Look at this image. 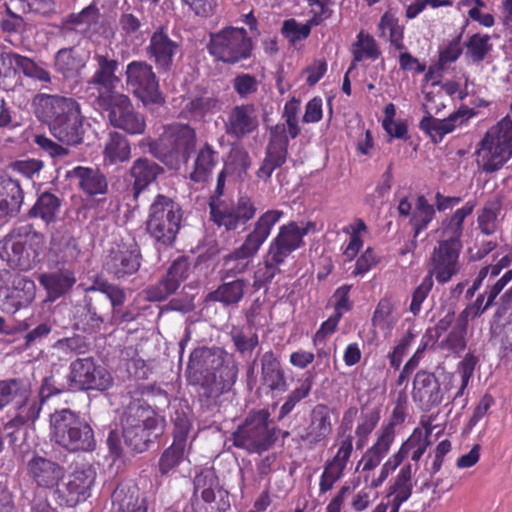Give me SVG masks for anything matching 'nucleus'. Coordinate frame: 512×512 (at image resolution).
<instances>
[{"label": "nucleus", "instance_id": "f257e3e1", "mask_svg": "<svg viewBox=\"0 0 512 512\" xmlns=\"http://www.w3.org/2000/svg\"><path fill=\"white\" fill-rule=\"evenodd\" d=\"M238 372V363L233 355L218 347H199L190 354L186 378L201 404L208 407L232 388Z\"/></svg>", "mask_w": 512, "mask_h": 512}, {"label": "nucleus", "instance_id": "f03ea898", "mask_svg": "<svg viewBox=\"0 0 512 512\" xmlns=\"http://www.w3.org/2000/svg\"><path fill=\"white\" fill-rule=\"evenodd\" d=\"M36 116L60 142L77 146L83 142L84 127L80 104L72 97L40 94L36 97Z\"/></svg>", "mask_w": 512, "mask_h": 512}, {"label": "nucleus", "instance_id": "7ed1b4c3", "mask_svg": "<svg viewBox=\"0 0 512 512\" xmlns=\"http://www.w3.org/2000/svg\"><path fill=\"white\" fill-rule=\"evenodd\" d=\"M50 440L70 453L96 448L94 430L86 417L70 408L56 409L49 416Z\"/></svg>", "mask_w": 512, "mask_h": 512}, {"label": "nucleus", "instance_id": "20e7f679", "mask_svg": "<svg viewBox=\"0 0 512 512\" xmlns=\"http://www.w3.org/2000/svg\"><path fill=\"white\" fill-rule=\"evenodd\" d=\"M284 212L270 209L264 212L253 224V229L238 248L223 256L221 278H236L244 274L251 266L261 246L271 234L273 227L281 220Z\"/></svg>", "mask_w": 512, "mask_h": 512}, {"label": "nucleus", "instance_id": "39448f33", "mask_svg": "<svg viewBox=\"0 0 512 512\" xmlns=\"http://www.w3.org/2000/svg\"><path fill=\"white\" fill-rule=\"evenodd\" d=\"M122 437L132 451L142 453L164 432L165 421L151 407L133 401L122 416Z\"/></svg>", "mask_w": 512, "mask_h": 512}, {"label": "nucleus", "instance_id": "423d86ee", "mask_svg": "<svg viewBox=\"0 0 512 512\" xmlns=\"http://www.w3.org/2000/svg\"><path fill=\"white\" fill-rule=\"evenodd\" d=\"M195 147V129L188 124L174 123L166 126L161 136L149 143V152L169 169L178 170L188 163Z\"/></svg>", "mask_w": 512, "mask_h": 512}, {"label": "nucleus", "instance_id": "0eeeda50", "mask_svg": "<svg viewBox=\"0 0 512 512\" xmlns=\"http://www.w3.org/2000/svg\"><path fill=\"white\" fill-rule=\"evenodd\" d=\"M278 431L267 409L251 411L232 433L233 445L250 454H261L276 442Z\"/></svg>", "mask_w": 512, "mask_h": 512}, {"label": "nucleus", "instance_id": "6e6552de", "mask_svg": "<svg viewBox=\"0 0 512 512\" xmlns=\"http://www.w3.org/2000/svg\"><path fill=\"white\" fill-rule=\"evenodd\" d=\"M182 218L181 206L172 198L158 194L148 210L146 231L156 243L171 246L179 233Z\"/></svg>", "mask_w": 512, "mask_h": 512}, {"label": "nucleus", "instance_id": "1a4fd4ad", "mask_svg": "<svg viewBox=\"0 0 512 512\" xmlns=\"http://www.w3.org/2000/svg\"><path fill=\"white\" fill-rule=\"evenodd\" d=\"M478 168L493 173L512 157V121L504 118L485 133L476 149Z\"/></svg>", "mask_w": 512, "mask_h": 512}, {"label": "nucleus", "instance_id": "9d476101", "mask_svg": "<svg viewBox=\"0 0 512 512\" xmlns=\"http://www.w3.org/2000/svg\"><path fill=\"white\" fill-rule=\"evenodd\" d=\"M207 49L216 60L235 65L250 59L254 46L244 28L227 26L211 34Z\"/></svg>", "mask_w": 512, "mask_h": 512}, {"label": "nucleus", "instance_id": "9b49d317", "mask_svg": "<svg viewBox=\"0 0 512 512\" xmlns=\"http://www.w3.org/2000/svg\"><path fill=\"white\" fill-rule=\"evenodd\" d=\"M125 83L145 108L153 111L164 105L165 97L160 91L158 78L148 62L144 60L129 62L125 70Z\"/></svg>", "mask_w": 512, "mask_h": 512}, {"label": "nucleus", "instance_id": "f8f14e48", "mask_svg": "<svg viewBox=\"0 0 512 512\" xmlns=\"http://www.w3.org/2000/svg\"><path fill=\"white\" fill-rule=\"evenodd\" d=\"M31 396L32 385L28 379L19 377L0 380V410L8 405H12L16 409V415L4 426L11 442L16 441L14 429L31 422L30 418L23 416L30 408Z\"/></svg>", "mask_w": 512, "mask_h": 512}, {"label": "nucleus", "instance_id": "ddd939ff", "mask_svg": "<svg viewBox=\"0 0 512 512\" xmlns=\"http://www.w3.org/2000/svg\"><path fill=\"white\" fill-rule=\"evenodd\" d=\"M96 105L103 112L110 125L130 135H141L146 129L145 116L136 111L128 95L124 93L102 97Z\"/></svg>", "mask_w": 512, "mask_h": 512}, {"label": "nucleus", "instance_id": "4468645a", "mask_svg": "<svg viewBox=\"0 0 512 512\" xmlns=\"http://www.w3.org/2000/svg\"><path fill=\"white\" fill-rule=\"evenodd\" d=\"M454 386V375L451 373L438 377L434 372L421 369L413 379L412 399L424 412L438 407L445 395Z\"/></svg>", "mask_w": 512, "mask_h": 512}, {"label": "nucleus", "instance_id": "2eb2a0df", "mask_svg": "<svg viewBox=\"0 0 512 512\" xmlns=\"http://www.w3.org/2000/svg\"><path fill=\"white\" fill-rule=\"evenodd\" d=\"M96 480V470L89 463H76L65 481L55 490L56 500L60 506L75 507L91 496V489Z\"/></svg>", "mask_w": 512, "mask_h": 512}, {"label": "nucleus", "instance_id": "dca6fc26", "mask_svg": "<svg viewBox=\"0 0 512 512\" xmlns=\"http://www.w3.org/2000/svg\"><path fill=\"white\" fill-rule=\"evenodd\" d=\"M68 383L71 388L81 391H106L113 384L108 370L99 365L94 357L77 358L69 365Z\"/></svg>", "mask_w": 512, "mask_h": 512}, {"label": "nucleus", "instance_id": "f3484780", "mask_svg": "<svg viewBox=\"0 0 512 512\" xmlns=\"http://www.w3.org/2000/svg\"><path fill=\"white\" fill-rule=\"evenodd\" d=\"M142 263L140 247L135 241L112 245L103 260L104 272L115 280H125L135 275Z\"/></svg>", "mask_w": 512, "mask_h": 512}, {"label": "nucleus", "instance_id": "a211bd4d", "mask_svg": "<svg viewBox=\"0 0 512 512\" xmlns=\"http://www.w3.org/2000/svg\"><path fill=\"white\" fill-rule=\"evenodd\" d=\"M93 61L95 70L88 85L97 90L95 103L100 102L102 97L120 94L116 90L121 78L117 75L120 63L112 50H97L94 52Z\"/></svg>", "mask_w": 512, "mask_h": 512}, {"label": "nucleus", "instance_id": "6ab92c4d", "mask_svg": "<svg viewBox=\"0 0 512 512\" xmlns=\"http://www.w3.org/2000/svg\"><path fill=\"white\" fill-rule=\"evenodd\" d=\"M289 138L285 124H276L271 127L265 148V157L256 171L257 178L265 183L269 182L273 172L286 163Z\"/></svg>", "mask_w": 512, "mask_h": 512}, {"label": "nucleus", "instance_id": "aec40b11", "mask_svg": "<svg viewBox=\"0 0 512 512\" xmlns=\"http://www.w3.org/2000/svg\"><path fill=\"white\" fill-rule=\"evenodd\" d=\"M314 229L312 221L301 225L295 221L284 224L271 240L267 252L286 263L290 255L304 245V237Z\"/></svg>", "mask_w": 512, "mask_h": 512}, {"label": "nucleus", "instance_id": "412c9836", "mask_svg": "<svg viewBox=\"0 0 512 512\" xmlns=\"http://www.w3.org/2000/svg\"><path fill=\"white\" fill-rule=\"evenodd\" d=\"M146 51L158 72L166 73L172 70L175 57L181 54V42L178 37H171L164 27H158L151 34Z\"/></svg>", "mask_w": 512, "mask_h": 512}, {"label": "nucleus", "instance_id": "4be33fe9", "mask_svg": "<svg viewBox=\"0 0 512 512\" xmlns=\"http://www.w3.org/2000/svg\"><path fill=\"white\" fill-rule=\"evenodd\" d=\"M256 214L254 202L247 196L238 199L235 207L226 203L210 204V218L218 226H224L227 231L236 230L239 224H246Z\"/></svg>", "mask_w": 512, "mask_h": 512}, {"label": "nucleus", "instance_id": "5701e85b", "mask_svg": "<svg viewBox=\"0 0 512 512\" xmlns=\"http://www.w3.org/2000/svg\"><path fill=\"white\" fill-rule=\"evenodd\" d=\"M462 247L438 242L431 256V268L427 275L436 278L440 284L447 283L461 268L459 256Z\"/></svg>", "mask_w": 512, "mask_h": 512}, {"label": "nucleus", "instance_id": "b1692460", "mask_svg": "<svg viewBox=\"0 0 512 512\" xmlns=\"http://www.w3.org/2000/svg\"><path fill=\"white\" fill-rule=\"evenodd\" d=\"M108 303L102 296L85 295L76 307V326L86 333H97L108 324Z\"/></svg>", "mask_w": 512, "mask_h": 512}, {"label": "nucleus", "instance_id": "393cba45", "mask_svg": "<svg viewBox=\"0 0 512 512\" xmlns=\"http://www.w3.org/2000/svg\"><path fill=\"white\" fill-rule=\"evenodd\" d=\"M257 108L252 103L235 105L228 112L224 121L225 133L236 140L251 135L259 128Z\"/></svg>", "mask_w": 512, "mask_h": 512}, {"label": "nucleus", "instance_id": "a878e982", "mask_svg": "<svg viewBox=\"0 0 512 512\" xmlns=\"http://www.w3.org/2000/svg\"><path fill=\"white\" fill-rule=\"evenodd\" d=\"M35 294L34 281L18 275L13 279L12 286L0 288V309L4 313L14 314L30 305Z\"/></svg>", "mask_w": 512, "mask_h": 512}, {"label": "nucleus", "instance_id": "bb28decb", "mask_svg": "<svg viewBox=\"0 0 512 512\" xmlns=\"http://www.w3.org/2000/svg\"><path fill=\"white\" fill-rule=\"evenodd\" d=\"M26 469L33 482L38 487L46 489L58 487L65 475V468L62 465L37 454L28 460Z\"/></svg>", "mask_w": 512, "mask_h": 512}, {"label": "nucleus", "instance_id": "cd10ccee", "mask_svg": "<svg viewBox=\"0 0 512 512\" xmlns=\"http://www.w3.org/2000/svg\"><path fill=\"white\" fill-rule=\"evenodd\" d=\"M352 451L353 437L352 435H347L340 442L336 455L325 463L319 482V491L321 494L331 490L333 485L342 478Z\"/></svg>", "mask_w": 512, "mask_h": 512}, {"label": "nucleus", "instance_id": "c85d7f7f", "mask_svg": "<svg viewBox=\"0 0 512 512\" xmlns=\"http://www.w3.org/2000/svg\"><path fill=\"white\" fill-rule=\"evenodd\" d=\"M189 263L185 258L176 259L161 280L147 290L150 301H163L176 292L188 277Z\"/></svg>", "mask_w": 512, "mask_h": 512}, {"label": "nucleus", "instance_id": "c756f323", "mask_svg": "<svg viewBox=\"0 0 512 512\" xmlns=\"http://www.w3.org/2000/svg\"><path fill=\"white\" fill-rule=\"evenodd\" d=\"M332 433L331 410L325 404H317L310 413V421L300 439L310 448L324 442Z\"/></svg>", "mask_w": 512, "mask_h": 512}, {"label": "nucleus", "instance_id": "7c9ffc66", "mask_svg": "<svg viewBox=\"0 0 512 512\" xmlns=\"http://www.w3.org/2000/svg\"><path fill=\"white\" fill-rule=\"evenodd\" d=\"M86 64L87 56L78 46L61 48L54 55V69L65 80L78 82Z\"/></svg>", "mask_w": 512, "mask_h": 512}, {"label": "nucleus", "instance_id": "2f4dec72", "mask_svg": "<svg viewBox=\"0 0 512 512\" xmlns=\"http://www.w3.org/2000/svg\"><path fill=\"white\" fill-rule=\"evenodd\" d=\"M163 172V168L151 159L146 157L136 159L129 169V175L132 178L129 192L133 199L138 201L141 193L155 182Z\"/></svg>", "mask_w": 512, "mask_h": 512}, {"label": "nucleus", "instance_id": "473e14b6", "mask_svg": "<svg viewBox=\"0 0 512 512\" xmlns=\"http://www.w3.org/2000/svg\"><path fill=\"white\" fill-rule=\"evenodd\" d=\"M67 176L87 196L105 195L109 191L108 179L99 168L77 166Z\"/></svg>", "mask_w": 512, "mask_h": 512}, {"label": "nucleus", "instance_id": "72a5a7b5", "mask_svg": "<svg viewBox=\"0 0 512 512\" xmlns=\"http://www.w3.org/2000/svg\"><path fill=\"white\" fill-rule=\"evenodd\" d=\"M112 512H148L147 498L139 488L129 482H121L111 494Z\"/></svg>", "mask_w": 512, "mask_h": 512}, {"label": "nucleus", "instance_id": "f704fd0d", "mask_svg": "<svg viewBox=\"0 0 512 512\" xmlns=\"http://www.w3.org/2000/svg\"><path fill=\"white\" fill-rule=\"evenodd\" d=\"M24 201L20 181L7 175L0 176V218L15 217Z\"/></svg>", "mask_w": 512, "mask_h": 512}, {"label": "nucleus", "instance_id": "c9c22d12", "mask_svg": "<svg viewBox=\"0 0 512 512\" xmlns=\"http://www.w3.org/2000/svg\"><path fill=\"white\" fill-rule=\"evenodd\" d=\"M261 382L269 391L285 392L288 384L280 360L273 351H267L260 357Z\"/></svg>", "mask_w": 512, "mask_h": 512}, {"label": "nucleus", "instance_id": "e433bc0d", "mask_svg": "<svg viewBox=\"0 0 512 512\" xmlns=\"http://www.w3.org/2000/svg\"><path fill=\"white\" fill-rule=\"evenodd\" d=\"M70 388L69 383L67 385L65 383H60L52 375L44 377L41 381L37 397H30V408L25 415H23L24 418H30L31 422L34 423L39 418L40 412L46 401L53 396L69 391Z\"/></svg>", "mask_w": 512, "mask_h": 512}, {"label": "nucleus", "instance_id": "4c0bfd02", "mask_svg": "<svg viewBox=\"0 0 512 512\" xmlns=\"http://www.w3.org/2000/svg\"><path fill=\"white\" fill-rule=\"evenodd\" d=\"M8 71L16 74H23L27 78L49 84L51 83L50 72L36 63L32 58L9 51Z\"/></svg>", "mask_w": 512, "mask_h": 512}, {"label": "nucleus", "instance_id": "58836bf2", "mask_svg": "<svg viewBox=\"0 0 512 512\" xmlns=\"http://www.w3.org/2000/svg\"><path fill=\"white\" fill-rule=\"evenodd\" d=\"M217 105L218 99L215 96L208 91H199L188 97L181 113L186 119L202 121L215 112Z\"/></svg>", "mask_w": 512, "mask_h": 512}, {"label": "nucleus", "instance_id": "ea45409f", "mask_svg": "<svg viewBox=\"0 0 512 512\" xmlns=\"http://www.w3.org/2000/svg\"><path fill=\"white\" fill-rule=\"evenodd\" d=\"M76 281L74 271L67 268L43 273L39 276L40 284L53 299H57L70 291Z\"/></svg>", "mask_w": 512, "mask_h": 512}, {"label": "nucleus", "instance_id": "a19ab883", "mask_svg": "<svg viewBox=\"0 0 512 512\" xmlns=\"http://www.w3.org/2000/svg\"><path fill=\"white\" fill-rule=\"evenodd\" d=\"M393 443V432L391 426H382L378 431V437L372 447L363 455L359 465H363V471L375 469L388 453Z\"/></svg>", "mask_w": 512, "mask_h": 512}, {"label": "nucleus", "instance_id": "79ce46f5", "mask_svg": "<svg viewBox=\"0 0 512 512\" xmlns=\"http://www.w3.org/2000/svg\"><path fill=\"white\" fill-rule=\"evenodd\" d=\"M476 202L469 200L464 206L457 209L453 215L443 224V237L441 242L462 247L461 237L463 234V223L467 216L472 214Z\"/></svg>", "mask_w": 512, "mask_h": 512}, {"label": "nucleus", "instance_id": "37998d69", "mask_svg": "<svg viewBox=\"0 0 512 512\" xmlns=\"http://www.w3.org/2000/svg\"><path fill=\"white\" fill-rule=\"evenodd\" d=\"M246 281L235 278L232 281L223 282L214 291L207 295V300L219 302L223 306H237L244 298Z\"/></svg>", "mask_w": 512, "mask_h": 512}, {"label": "nucleus", "instance_id": "c03bdc74", "mask_svg": "<svg viewBox=\"0 0 512 512\" xmlns=\"http://www.w3.org/2000/svg\"><path fill=\"white\" fill-rule=\"evenodd\" d=\"M131 157V147L127 137L117 131L108 133L103 150L106 164L114 165L126 162Z\"/></svg>", "mask_w": 512, "mask_h": 512}, {"label": "nucleus", "instance_id": "a18cd8bd", "mask_svg": "<svg viewBox=\"0 0 512 512\" xmlns=\"http://www.w3.org/2000/svg\"><path fill=\"white\" fill-rule=\"evenodd\" d=\"M99 18V9L93 2L87 7L83 8L78 13H70L61 22L59 26V34L67 39L72 34L76 33L77 27L87 25L88 27L95 23Z\"/></svg>", "mask_w": 512, "mask_h": 512}, {"label": "nucleus", "instance_id": "49530a36", "mask_svg": "<svg viewBox=\"0 0 512 512\" xmlns=\"http://www.w3.org/2000/svg\"><path fill=\"white\" fill-rule=\"evenodd\" d=\"M218 157V151L209 143H205L197 152L190 179L197 183L206 181L218 163Z\"/></svg>", "mask_w": 512, "mask_h": 512}, {"label": "nucleus", "instance_id": "de8ad7c7", "mask_svg": "<svg viewBox=\"0 0 512 512\" xmlns=\"http://www.w3.org/2000/svg\"><path fill=\"white\" fill-rule=\"evenodd\" d=\"M284 264L285 262L266 252L263 256V261L258 264L257 269L254 271L253 290L259 291L262 288L267 289L276 275L281 273V266Z\"/></svg>", "mask_w": 512, "mask_h": 512}, {"label": "nucleus", "instance_id": "09e8293b", "mask_svg": "<svg viewBox=\"0 0 512 512\" xmlns=\"http://www.w3.org/2000/svg\"><path fill=\"white\" fill-rule=\"evenodd\" d=\"M60 207L61 199L56 194L45 191L38 195L28 214L30 217H39L49 224L56 220Z\"/></svg>", "mask_w": 512, "mask_h": 512}, {"label": "nucleus", "instance_id": "8fccbe9b", "mask_svg": "<svg viewBox=\"0 0 512 512\" xmlns=\"http://www.w3.org/2000/svg\"><path fill=\"white\" fill-rule=\"evenodd\" d=\"M50 252L55 254L62 262L75 259L78 254L77 240L67 230H57L51 236Z\"/></svg>", "mask_w": 512, "mask_h": 512}, {"label": "nucleus", "instance_id": "3c124183", "mask_svg": "<svg viewBox=\"0 0 512 512\" xmlns=\"http://www.w3.org/2000/svg\"><path fill=\"white\" fill-rule=\"evenodd\" d=\"M186 459V444L173 441L160 455L157 465L159 474L161 476L174 474Z\"/></svg>", "mask_w": 512, "mask_h": 512}, {"label": "nucleus", "instance_id": "603ef678", "mask_svg": "<svg viewBox=\"0 0 512 512\" xmlns=\"http://www.w3.org/2000/svg\"><path fill=\"white\" fill-rule=\"evenodd\" d=\"M354 62L375 61L381 56V49L372 35L361 30L351 49Z\"/></svg>", "mask_w": 512, "mask_h": 512}, {"label": "nucleus", "instance_id": "864d4df0", "mask_svg": "<svg viewBox=\"0 0 512 512\" xmlns=\"http://www.w3.org/2000/svg\"><path fill=\"white\" fill-rule=\"evenodd\" d=\"M320 24V17H311L304 24L299 23L294 18H289L283 21L281 34L288 40L290 44L295 45L297 42L306 40L311 33V29Z\"/></svg>", "mask_w": 512, "mask_h": 512}, {"label": "nucleus", "instance_id": "5fc2aeb1", "mask_svg": "<svg viewBox=\"0 0 512 512\" xmlns=\"http://www.w3.org/2000/svg\"><path fill=\"white\" fill-rule=\"evenodd\" d=\"M435 214L434 206L428 202L425 196H418L410 219V224L413 226L414 239L428 227Z\"/></svg>", "mask_w": 512, "mask_h": 512}, {"label": "nucleus", "instance_id": "6e6d98bb", "mask_svg": "<svg viewBox=\"0 0 512 512\" xmlns=\"http://www.w3.org/2000/svg\"><path fill=\"white\" fill-rule=\"evenodd\" d=\"M490 39V36L487 34L475 33L471 35L464 43L466 58L474 64L484 61L487 54L492 50Z\"/></svg>", "mask_w": 512, "mask_h": 512}, {"label": "nucleus", "instance_id": "4d7b16f0", "mask_svg": "<svg viewBox=\"0 0 512 512\" xmlns=\"http://www.w3.org/2000/svg\"><path fill=\"white\" fill-rule=\"evenodd\" d=\"M26 244L15 237H7L0 243V257L10 265L21 268L26 266Z\"/></svg>", "mask_w": 512, "mask_h": 512}, {"label": "nucleus", "instance_id": "13d9d810", "mask_svg": "<svg viewBox=\"0 0 512 512\" xmlns=\"http://www.w3.org/2000/svg\"><path fill=\"white\" fill-rule=\"evenodd\" d=\"M92 292H99L105 295L104 299L106 301L109 300L111 306L123 305L126 300L124 289L101 277H97L93 284L86 288L87 295Z\"/></svg>", "mask_w": 512, "mask_h": 512}, {"label": "nucleus", "instance_id": "bf43d9fd", "mask_svg": "<svg viewBox=\"0 0 512 512\" xmlns=\"http://www.w3.org/2000/svg\"><path fill=\"white\" fill-rule=\"evenodd\" d=\"M425 109L426 115L423 117V125L428 127L429 121L435 124H440L445 135L451 133L457 126L461 125L464 121L468 120L473 112L470 109H459L458 111L450 114L447 118L438 119L431 115L429 111H427L426 105L423 106Z\"/></svg>", "mask_w": 512, "mask_h": 512}, {"label": "nucleus", "instance_id": "052dcab7", "mask_svg": "<svg viewBox=\"0 0 512 512\" xmlns=\"http://www.w3.org/2000/svg\"><path fill=\"white\" fill-rule=\"evenodd\" d=\"M501 204L498 201L487 203L480 211L477 222L479 229L485 235H492L498 228V215Z\"/></svg>", "mask_w": 512, "mask_h": 512}, {"label": "nucleus", "instance_id": "680f3d73", "mask_svg": "<svg viewBox=\"0 0 512 512\" xmlns=\"http://www.w3.org/2000/svg\"><path fill=\"white\" fill-rule=\"evenodd\" d=\"M380 420V413L377 409L369 410L361 415L355 434L358 437L357 449H362L367 442L368 436L375 429Z\"/></svg>", "mask_w": 512, "mask_h": 512}, {"label": "nucleus", "instance_id": "e2e57ef3", "mask_svg": "<svg viewBox=\"0 0 512 512\" xmlns=\"http://www.w3.org/2000/svg\"><path fill=\"white\" fill-rule=\"evenodd\" d=\"M229 335L235 350L241 355L251 353L259 344V338L256 332L247 334L244 329L239 326H233Z\"/></svg>", "mask_w": 512, "mask_h": 512}, {"label": "nucleus", "instance_id": "0e129e2a", "mask_svg": "<svg viewBox=\"0 0 512 512\" xmlns=\"http://www.w3.org/2000/svg\"><path fill=\"white\" fill-rule=\"evenodd\" d=\"M463 32H460L452 40L439 50L437 69L443 71L450 63L456 62L463 53L462 47Z\"/></svg>", "mask_w": 512, "mask_h": 512}, {"label": "nucleus", "instance_id": "69168bd1", "mask_svg": "<svg viewBox=\"0 0 512 512\" xmlns=\"http://www.w3.org/2000/svg\"><path fill=\"white\" fill-rule=\"evenodd\" d=\"M312 388V382L309 379H305L300 383L299 386L294 388L286 397L285 402L282 404L279 410V419H283L290 414L295 406L309 396Z\"/></svg>", "mask_w": 512, "mask_h": 512}, {"label": "nucleus", "instance_id": "338daca9", "mask_svg": "<svg viewBox=\"0 0 512 512\" xmlns=\"http://www.w3.org/2000/svg\"><path fill=\"white\" fill-rule=\"evenodd\" d=\"M412 467L410 464L404 465L394 482V484L390 487L389 496L393 495L394 497L408 500L412 494Z\"/></svg>", "mask_w": 512, "mask_h": 512}, {"label": "nucleus", "instance_id": "774afa93", "mask_svg": "<svg viewBox=\"0 0 512 512\" xmlns=\"http://www.w3.org/2000/svg\"><path fill=\"white\" fill-rule=\"evenodd\" d=\"M194 493H200L201 499L209 498L214 489H218V478L212 469H204L198 473L194 478Z\"/></svg>", "mask_w": 512, "mask_h": 512}]
</instances>
